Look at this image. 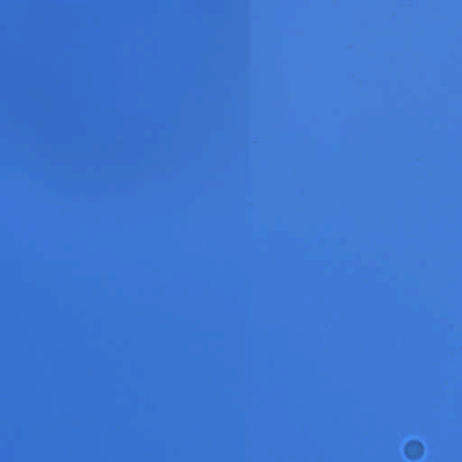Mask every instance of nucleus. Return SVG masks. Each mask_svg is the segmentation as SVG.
<instances>
[{
    "mask_svg": "<svg viewBox=\"0 0 462 462\" xmlns=\"http://www.w3.org/2000/svg\"><path fill=\"white\" fill-rule=\"evenodd\" d=\"M421 445L419 441L417 440H412L409 443V448H411L413 450V455L411 456L412 457H414L417 454V451L420 448Z\"/></svg>",
    "mask_w": 462,
    "mask_h": 462,
    "instance_id": "nucleus-1",
    "label": "nucleus"
}]
</instances>
